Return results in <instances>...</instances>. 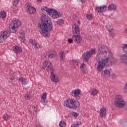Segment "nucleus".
<instances>
[{"instance_id":"obj_1","label":"nucleus","mask_w":127,"mask_h":127,"mask_svg":"<svg viewBox=\"0 0 127 127\" xmlns=\"http://www.w3.org/2000/svg\"><path fill=\"white\" fill-rule=\"evenodd\" d=\"M98 51L96 57V59L99 60L97 66V70L102 72L105 67H112L113 64L117 62V60L114 58L113 53L110 48L103 44L98 45Z\"/></svg>"},{"instance_id":"obj_2","label":"nucleus","mask_w":127,"mask_h":127,"mask_svg":"<svg viewBox=\"0 0 127 127\" xmlns=\"http://www.w3.org/2000/svg\"><path fill=\"white\" fill-rule=\"evenodd\" d=\"M42 23L38 24L39 29L41 34L44 37H49L50 36V31H52V22L48 18V16L45 14H42L40 17Z\"/></svg>"},{"instance_id":"obj_3","label":"nucleus","mask_w":127,"mask_h":127,"mask_svg":"<svg viewBox=\"0 0 127 127\" xmlns=\"http://www.w3.org/2000/svg\"><path fill=\"white\" fill-rule=\"evenodd\" d=\"M44 64V69H46L47 70L48 72V71H51V81L52 82H58V78L55 76V74H54V67H53V65H52V63L50 62V61H45V62L43 63Z\"/></svg>"},{"instance_id":"obj_4","label":"nucleus","mask_w":127,"mask_h":127,"mask_svg":"<svg viewBox=\"0 0 127 127\" xmlns=\"http://www.w3.org/2000/svg\"><path fill=\"white\" fill-rule=\"evenodd\" d=\"M64 107H67L68 109H72V110H77L78 108H80V103L79 99L75 100L73 98L68 99L64 101Z\"/></svg>"},{"instance_id":"obj_5","label":"nucleus","mask_w":127,"mask_h":127,"mask_svg":"<svg viewBox=\"0 0 127 127\" xmlns=\"http://www.w3.org/2000/svg\"><path fill=\"white\" fill-rule=\"evenodd\" d=\"M72 33L74 34L72 36V39L74 42L78 44L81 43L82 42V38L79 35L80 34V28L78 25L74 24L72 26Z\"/></svg>"},{"instance_id":"obj_6","label":"nucleus","mask_w":127,"mask_h":127,"mask_svg":"<svg viewBox=\"0 0 127 127\" xmlns=\"http://www.w3.org/2000/svg\"><path fill=\"white\" fill-rule=\"evenodd\" d=\"M115 106L117 108L120 109H123L125 108L126 105H127V102L123 98V96L121 95H117L115 97Z\"/></svg>"},{"instance_id":"obj_7","label":"nucleus","mask_w":127,"mask_h":127,"mask_svg":"<svg viewBox=\"0 0 127 127\" xmlns=\"http://www.w3.org/2000/svg\"><path fill=\"white\" fill-rule=\"evenodd\" d=\"M21 21H20L19 20L17 19L13 20L12 21H11L9 25V31L12 33H15V32L17 31V27H18V26H21Z\"/></svg>"},{"instance_id":"obj_8","label":"nucleus","mask_w":127,"mask_h":127,"mask_svg":"<svg viewBox=\"0 0 127 127\" xmlns=\"http://www.w3.org/2000/svg\"><path fill=\"white\" fill-rule=\"evenodd\" d=\"M96 53V49H92L90 51H88L86 53H84L82 55V59L85 62H88L90 57Z\"/></svg>"},{"instance_id":"obj_9","label":"nucleus","mask_w":127,"mask_h":127,"mask_svg":"<svg viewBox=\"0 0 127 127\" xmlns=\"http://www.w3.org/2000/svg\"><path fill=\"white\" fill-rule=\"evenodd\" d=\"M122 50H123L124 52L126 53V54L121 56V62L124 65L127 66V44H124V47H122Z\"/></svg>"},{"instance_id":"obj_10","label":"nucleus","mask_w":127,"mask_h":127,"mask_svg":"<svg viewBox=\"0 0 127 127\" xmlns=\"http://www.w3.org/2000/svg\"><path fill=\"white\" fill-rule=\"evenodd\" d=\"M10 36V32L9 31H4L2 33H0V43L3 42L4 40H5L8 37Z\"/></svg>"},{"instance_id":"obj_11","label":"nucleus","mask_w":127,"mask_h":127,"mask_svg":"<svg viewBox=\"0 0 127 127\" xmlns=\"http://www.w3.org/2000/svg\"><path fill=\"white\" fill-rule=\"evenodd\" d=\"M71 94L74 98H76V100H80V94H81V90L80 89H76L72 90Z\"/></svg>"},{"instance_id":"obj_12","label":"nucleus","mask_w":127,"mask_h":127,"mask_svg":"<svg viewBox=\"0 0 127 127\" xmlns=\"http://www.w3.org/2000/svg\"><path fill=\"white\" fill-rule=\"evenodd\" d=\"M25 6L27 8V11L29 12L31 14H32L36 11V9L34 7L30 6V4L27 3L25 4Z\"/></svg>"},{"instance_id":"obj_13","label":"nucleus","mask_w":127,"mask_h":127,"mask_svg":"<svg viewBox=\"0 0 127 127\" xmlns=\"http://www.w3.org/2000/svg\"><path fill=\"white\" fill-rule=\"evenodd\" d=\"M52 17L54 19L58 18V17H61L62 15L57 10L54 9L51 14Z\"/></svg>"},{"instance_id":"obj_14","label":"nucleus","mask_w":127,"mask_h":127,"mask_svg":"<svg viewBox=\"0 0 127 127\" xmlns=\"http://www.w3.org/2000/svg\"><path fill=\"white\" fill-rule=\"evenodd\" d=\"M78 60H72L70 61V67L72 69H75L78 67Z\"/></svg>"},{"instance_id":"obj_15","label":"nucleus","mask_w":127,"mask_h":127,"mask_svg":"<svg viewBox=\"0 0 127 127\" xmlns=\"http://www.w3.org/2000/svg\"><path fill=\"white\" fill-rule=\"evenodd\" d=\"M99 115L100 117L101 118H104V117H105L106 115H107V110L106 109V108L102 107L100 109L99 111Z\"/></svg>"},{"instance_id":"obj_16","label":"nucleus","mask_w":127,"mask_h":127,"mask_svg":"<svg viewBox=\"0 0 127 127\" xmlns=\"http://www.w3.org/2000/svg\"><path fill=\"white\" fill-rule=\"evenodd\" d=\"M59 56H60V61H61V63H62V62H64L65 61V58H66L65 53L63 51L60 52Z\"/></svg>"},{"instance_id":"obj_17","label":"nucleus","mask_w":127,"mask_h":127,"mask_svg":"<svg viewBox=\"0 0 127 127\" xmlns=\"http://www.w3.org/2000/svg\"><path fill=\"white\" fill-rule=\"evenodd\" d=\"M19 80L20 82H21L23 86H26V85H27L28 83V81L27 80V79L23 77H20L19 78Z\"/></svg>"},{"instance_id":"obj_18","label":"nucleus","mask_w":127,"mask_h":127,"mask_svg":"<svg viewBox=\"0 0 127 127\" xmlns=\"http://www.w3.org/2000/svg\"><path fill=\"white\" fill-rule=\"evenodd\" d=\"M107 5L97 7L96 8V10H97L98 12H104V11H106V9H107Z\"/></svg>"},{"instance_id":"obj_19","label":"nucleus","mask_w":127,"mask_h":127,"mask_svg":"<svg viewBox=\"0 0 127 127\" xmlns=\"http://www.w3.org/2000/svg\"><path fill=\"white\" fill-rule=\"evenodd\" d=\"M13 51L15 52V53H21V52H22V50L21 49V48L17 46H15L13 48Z\"/></svg>"},{"instance_id":"obj_20","label":"nucleus","mask_w":127,"mask_h":127,"mask_svg":"<svg viewBox=\"0 0 127 127\" xmlns=\"http://www.w3.org/2000/svg\"><path fill=\"white\" fill-rule=\"evenodd\" d=\"M102 75L110 77L111 76V72L108 69H105L102 71Z\"/></svg>"},{"instance_id":"obj_21","label":"nucleus","mask_w":127,"mask_h":127,"mask_svg":"<svg viewBox=\"0 0 127 127\" xmlns=\"http://www.w3.org/2000/svg\"><path fill=\"white\" fill-rule=\"evenodd\" d=\"M108 8L109 10H116L117 6L115 4H110L109 5Z\"/></svg>"},{"instance_id":"obj_22","label":"nucleus","mask_w":127,"mask_h":127,"mask_svg":"<svg viewBox=\"0 0 127 127\" xmlns=\"http://www.w3.org/2000/svg\"><path fill=\"white\" fill-rule=\"evenodd\" d=\"M106 28L109 32H113V31H114V28H113V26L111 24H108L106 26Z\"/></svg>"},{"instance_id":"obj_23","label":"nucleus","mask_w":127,"mask_h":127,"mask_svg":"<svg viewBox=\"0 0 127 127\" xmlns=\"http://www.w3.org/2000/svg\"><path fill=\"white\" fill-rule=\"evenodd\" d=\"M44 10L46 11V12L48 13V14H49V15H51L54 9L53 8L49 9L45 7V8H44Z\"/></svg>"},{"instance_id":"obj_24","label":"nucleus","mask_w":127,"mask_h":127,"mask_svg":"<svg viewBox=\"0 0 127 127\" xmlns=\"http://www.w3.org/2000/svg\"><path fill=\"white\" fill-rule=\"evenodd\" d=\"M0 17L1 18H5L6 17V13L4 11L0 12Z\"/></svg>"},{"instance_id":"obj_25","label":"nucleus","mask_w":127,"mask_h":127,"mask_svg":"<svg viewBox=\"0 0 127 127\" xmlns=\"http://www.w3.org/2000/svg\"><path fill=\"white\" fill-rule=\"evenodd\" d=\"M80 68L81 71L85 72V71H86V64H81Z\"/></svg>"},{"instance_id":"obj_26","label":"nucleus","mask_w":127,"mask_h":127,"mask_svg":"<svg viewBox=\"0 0 127 127\" xmlns=\"http://www.w3.org/2000/svg\"><path fill=\"white\" fill-rule=\"evenodd\" d=\"M10 118V116L7 115V114H5L2 117V119L4 120V121H7V120H8V119Z\"/></svg>"},{"instance_id":"obj_27","label":"nucleus","mask_w":127,"mask_h":127,"mask_svg":"<svg viewBox=\"0 0 127 127\" xmlns=\"http://www.w3.org/2000/svg\"><path fill=\"white\" fill-rule=\"evenodd\" d=\"M59 127H66V123L64 121H61L59 124Z\"/></svg>"},{"instance_id":"obj_28","label":"nucleus","mask_w":127,"mask_h":127,"mask_svg":"<svg viewBox=\"0 0 127 127\" xmlns=\"http://www.w3.org/2000/svg\"><path fill=\"white\" fill-rule=\"evenodd\" d=\"M57 24H60V25H62V24H64V20L62 19H59L57 21Z\"/></svg>"},{"instance_id":"obj_29","label":"nucleus","mask_w":127,"mask_h":127,"mask_svg":"<svg viewBox=\"0 0 127 127\" xmlns=\"http://www.w3.org/2000/svg\"><path fill=\"white\" fill-rule=\"evenodd\" d=\"M20 34H21L22 36H20V37L21 38L22 40H23V42H24V41H25V36L24 35V33H23V32H21Z\"/></svg>"},{"instance_id":"obj_30","label":"nucleus","mask_w":127,"mask_h":127,"mask_svg":"<svg viewBox=\"0 0 127 127\" xmlns=\"http://www.w3.org/2000/svg\"><path fill=\"white\" fill-rule=\"evenodd\" d=\"M34 46L35 49H39V48H40V45H39L37 42H36L34 44Z\"/></svg>"},{"instance_id":"obj_31","label":"nucleus","mask_w":127,"mask_h":127,"mask_svg":"<svg viewBox=\"0 0 127 127\" xmlns=\"http://www.w3.org/2000/svg\"><path fill=\"white\" fill-rule=\"evenodd\" d=\"M71 114L73 117H74V118H77L79 116V114L75 112H72Z\"/></svg>"},{"instance_id":"obj_32","label":"nucleus","mask_w":127,"mask_h":127,"mask_svg":"<svg viewBox=\"0 0 127 127\" xmlns=\"http://www.w3.org/2000/svg\"><path fill=\"white\" fill-rule=\"evenodd\" d=\"M122 126L124 127H127V119H125L122 123Z\"/></svg>"},{"instance_id":"obj_33","label":"nucleus","mask_w":127,"mask_h":127,"mask_svg":"<svg viewBox=\"0 0 127 127\" xmlns=\"http://www.w3.org/2000/svg\"><path fill=\"white\" fill-rule=\"evenodd\" d=\"M20 0H14L13 5H14L15 6H16V5L18 4Z\"/></svg>"},{"instance_id":"obj_34","label":"nucleus","mask_w":127,"mask_h":127,"mask_svg":"<svg viewBox=\"0 0 127 127\" xmlns=\"http://www.w3.org/2000/svg\"><path fill=\"white\" fill-rule=\"evenodd\" d=\"M80 125H81V122H77L76 124H72L71 127H79Z\"/></svg>"},{"instance_id":"obj_35","label":"nucleus","mask_w":127,"mask_h":127,"mask_svg":"<svg viewBox=\"0 0 127 127\" xmlns=\"http://www.w3.org/2000/svg\"><path fill=\"white\" fill-rule=\"evenodd\" d=\"M46 99V94L44 93L41 100V103H43V101Z\"/></svg>"},{"instance_id":"obj_36","label":"nucleus","mask_w":127,"mask_h":127,"mask_svg":"<svg viewBox=\"0 0 127 127\" xmlns=\"http://www.w3.org/2000/svg\"><path fill=\"white\" fill-rule=\"evenodd\" d=\"M97 93H98V90H97V89H93L91 92V94L94 96L95 95H96Z\"/></svg>"},{"instance_id":"obj_37","label":"nucleus","mask_w":127,"mask_h":127,"mask_svg":"<svg viewBox=\"0 0 127 127\" xmlns=\"http://www.w3.org/2000/svg\"><path fill=\"white\" fill-rule=\"evenodd\" d=\"M109 35L111 37H115L116 34V33L115 32H109Z\"/></svg>"},{"instance_id":"obj_38","label":"nucleus","mask_w":127,"mask_h":127,"mask_svg":"<svg viewBox=\"0 0 127 127\" xmlns=\"http://www.w3.org/2000/svg\"><path fill=\"white\" fill-rule=\"evenodd\" d=\"M86 17L88 20H91L93 18V16L91 14H87Z\"/></svg>"},{"instance_id":"obj_39","label":"nucleus","mask_w":127,"mask_h":127,"mask_svg":"<svg viewBox=\"0 0 127 127\" xmlns=\"http://www.w3.org/2000/svg\"><path fill=\"white\" fill-rule=\"evenodd\" d=\"M49 58H54L55 57V54H50L48 55Z\"/></svg>"},{"instance_id":"obj_40","label":"nucleus","mask_w":127,"mask_h":127,"mask_svg":"<svg viewBox=\"0 0 127 127\" xmlns=\"http://www.w3.org/2000/svg\"><path fill=\"white\" fill-rule=\"evenodd\" d=\"M25 100H30V95H28V94H26L25 96Z\"/></svg>"},{"instance_id":"obj_41","label":"nucleus","mask_w":127,"mask_h":127,"mask_svg":"<svg viewBox=\"0 0 127 127\" xmlns=\"http://www.w3.org/2000/svg\"><path fill=\"white\" fill-rule=\"evenodd\" d=\"M67 41H68V43H72L73 42V39H72L71 38H69L67 39Z\"/></svg>"},{"instance_id":"obj_42","label":"nucleus","mask_w":127,"mask_h":127,"mask_svg":"<svg viewBox=\"0 0 127 127\" xmlns=\"http://www.w3.org/2000/svg\"><path fill=\"white\" fill-rule=\"evenodd\" d=\"M30 43H31V45H33V46H34V44L36 43V42H35L33 40H30Z\"/></svg>"},{"instance_id":"obj_43","label":"nucleus","mask_w":127,"mask_h":127,"mask_svg":"<svg viewBox=\"0 0 127 127\" xmlns=\"http://www.w3.org/2000/svg\"><path fill=\"white\" fill-rule=\"evenodd\" d=\"M112 78H114V79H116V78H117V74L113 73L112 75Z\"/></svg>"},{"instance_id":"obj_44","label":"nucleus","mask_w":127,"mask_h":127,"mask_svg":"<svg viewBox=\"0 0 127 127\" xmlns=\"http://www.w3.org/2000/svg\"><path fill=\"white\" fill-rule=\"evenodd\" d=\"M43 104V105H46V102H45V100H44V101H43V103H42Z\"/></svg>"},{"instance_id":"obj_45","label":"nucleus","mask_w":127,"mask_h":127,"mask_svg":"<svg viewBox=\"0 0 127 127\" xmlns=\"http://www.w3.org/2000/svg\"><path fill=\"white\" fill-rule=\"evenodd\" d=\"M32 109L34 108V111L35 112H36V108L35 107V106H32Z\"/></svg>"},{"instance_id":"obj_46","label":"nucleus","mask_w":127,"mask_h":127,"mask_svg":"<svg viewBox=\"0 0 127 127\" xmlns=\"http://www.w3.org/2000/svg\"><path fill=\"white\" fill-rule=\"evenodd\" d=\"M99 127H108V126L107 125H103L102 126H101Z\"/></svg>"},{"instance_id":"obj_47","label":"nucleus","mask_w":127,"mask_h":127,"mask_svg":"<svg viewBox=\"0 0 127 127\" xmlns=\"http://www.w3.org/2000/svg\"><path fill=\"white\" fill-rule=\"evenodd\" d=\"M80 1H81V2H85V1H86V0H80Z\"/></svg>"},{"instance_id":"obj_48","label":"nucleus","mask_w":127,"mask_h":127,"mask_svg":"<svg viewBox=\"0 0 127 127\" xmlns=\"http://www.w3.org/2000/svg\"><path fill=\"white\" fill-rule=\"evenodd\" d=\"M37 0V1H40V2L42 1V0Z\"/></svg>"},{"instance_id":"obj_49","label":"nucleus","mask_w":127,"mask_h":127,"mask_svg":"<svg viewBox=\"0 0 127 127\" xmlns=\"http://www.w3.org/2000/svg\"><path fill=\"white\" fill-rule=\"evenodd\" d=\"M78 23H80V21H78Z\"/></svg>"},{"instance_id":"obj_50","label":"nucleus","mask_w":127,"mask_h":127,"mask_svg":"<svg viewBox=\"0 0 127 127\" xmlns=\"http://www.w3.org/2000/svg\"><path fill=\"white\" fill-rule=\"evenodd\" d=\"M11 80H12H12H13V79H12L11 78Z\"/></svg>"}]
</instances>
